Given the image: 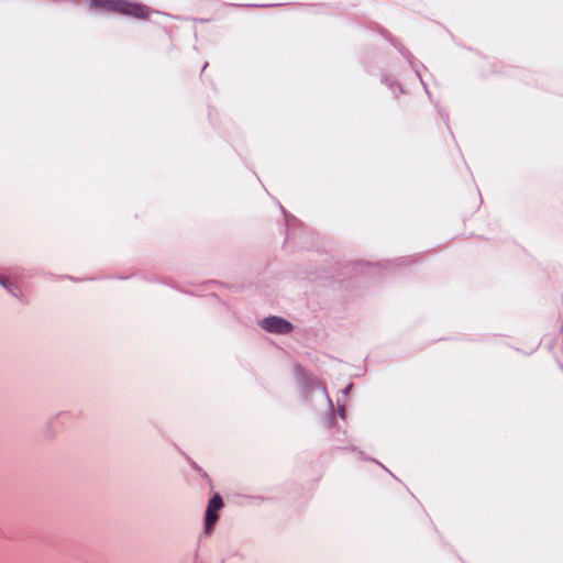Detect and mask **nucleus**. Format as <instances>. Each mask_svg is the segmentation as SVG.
<instances>
[{
	"instance_id": "1",
	"label": "nucleus",
	"mask_w": 563,
	"mask_h": 563,
	"mask_svg": "<svg viewBox=\"0 0 563 563\" xmlns=\"http://www.w3.org/2000/svg\"><path fill=\"white\" fill-rule=\"evenodd\" d=\"M90 7L141 20H148L152 14L147 5L128 0H90Z\"/></svg>"
},
{
	"instance_id": "2",
	"label": "nucleus",
	"mask_w": 563,
	"mask_h": 563,
	"mask_svg": "<svg viewBox=\"0 0 563 563\" xmlns=\"http://www.w3.org/2000/svg\"><path fill=\"white\" fill-rule=\"evenodd\" d=\"M223 499L219 494H214L209 500L205 517L206 533H210L213 530V527L219 519L218 512L223 508Z\"/></svg>"
},
{
	"instance_id": "3",
	"label": "nucleus",
	"mask_w": 563,
	"mask_h": 563,
	"mask_svg": "<svg viewBox=\"0 0 563 563\" xmlns=\"http://www.w3.org/2000/svg\"><path fill=\"white\" fill-rule=\"evenodd\" d=\"M261 327L267 332L277 334H287L292 330V324L289 321L276 316L263 319Z\"/></svg>"
},
{
	"instance_id": "4",
	"label": "nucleus",
	"mask_w": 563,
	"mask_h": 563,
	"mask_svg": "<svg viewBox=\"0 0 563 563\" xmlns=\"http://www.w3.org/2000/svg\"><path fill=\"white\" fill-rule=\"evenodd\" d=\"M0 283H3L1 278H0Z\"/></svg>"
}]
</instances>
